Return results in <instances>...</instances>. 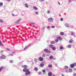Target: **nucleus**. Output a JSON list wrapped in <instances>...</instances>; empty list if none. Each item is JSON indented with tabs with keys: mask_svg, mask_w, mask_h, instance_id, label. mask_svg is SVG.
I'll list each match as a JSON object with an SVG mask.
<instances>
[{
	"mask_svg": "<svg viewBox=\"0 0 76 76\" xmlns=\"http://www.w3.org/2000/svg\"><path fill=\"white\" fill-rule=\"evenodd\" d=\"M27 66L26 65H24L23 68L24 69L23 70V72H26L25 75L26 76H28V75H29L31 73V72L29 71V70L27 69Z\"/></svg>",
	"mask_w": 76,
	"mask_h": 76,
	"instance_id": "obj_1",
	"label": "nucleus"
},
{
	"mask_svg": "<svg viewBox=\"0 0 76 76\" xmlns=\"http://www.w3.org/2000/svg\"><path fill=\"white\" fill-rule=\"evenodd\" d=\"M48 21L50 23H53L54 22V20L53 18H50L48 19Z\"/></svg>",
	"mask_w": 76,
	"mask_h": 76,
	"instance_id": "obj_2",
	"label": "nucleus"
},
{
	"mask_svg": "<svg viewBox=\"0 0 76 76\" xmlns=\"http://www.w3.org/2000/svg\"><path fill=\"white\" fill-rule=\"evenodd\" d=\"M43 51H44V52H46V53H50V51L48 50V49L45 48L44 49Z\"/></svg>",
	"mask_w": 76,
	"mask_h": 76,
	"instance_id": "obj_3",
	"label": "nucleus"
},
{
	"mask_svg": "<svg viewBox=\"0 0 76 76\" xmlns=\"http://www.w3.org/2000/svg\"><path fill=\"white\" fill-rule=\"evenodd\" d=\"M75 66H76V63L71 64L70 65V67H71V68H74Z\"/></svg>",
	"mask_w": 76,
	"mask_h": 76,
	"instance_id": "obj_4",
	"label": "nucleus"
},
{
	"mask_svg": "<svg viewBox=\"0 0 76 76\" xmlns=\"http://www.w3.org/2000/svg\"><path fill=\"white\" fill-rule=\"evenodd\" d=\"M0 57L1 59H4L5 58H6V57L5 55H3L1 56Z\"/></svg>",
	"mask_w": 76,
	"mask_h": 76,
	"instance_id": "obj_5",
	"label": "nucleus"
},
{
	"mask_svg": "<svg viewBox=\"0 0 76 76\" xmlns=\"http://www.w3.org/2000/svg\"><path fill=\"white\" fill-rule=\"evenodd\" d=\"M31 45L29 44L28 45V46H26L25 48L24 49V50H26V49L27 48H28V47H31Z\"/></svg>",
	"mask_w": 76,
	"mask_h": 76,
	"instance_id": "obj_6",
	"label": "nucleus"
},
{
	"mask_svg": "<svg viewBox=\"0 0 76 76\" xmlns=\"http://www.w3.org/2000/svg\"><path fill=\"white\" fill-rule=\"evenodd\" d=\"M39 60L40 61H43V58L42 57H40L39 58Z\"/></svg>",
	"mask_w": 76,
	"mask_h": 76,
	"instance_id": "obj_7",
	"label": "nucleus"
},
{
	"mask_svg": "<svg viewBox=\"0 0 76 76\" xmlns=\"http://www.w3.org/2000/svg\"><path fill=\"white\" fill-rule=\"evenodd\" d=\"M52 75H53L52 72H49L48 73V76H52Z\"/></svg>",
	"mask_w": 76,
	"mask_h": 76,
	"instance_id": "obj_8",
	"label": "nucleus"
},
{
	"mask_svg": "<svg viewBox=\"0 0 76 76\" xmlns=\"http://www.w3.org/2000/svg\"><path fill=\"white\" fill-rule=\"evenodd\" d=\"M33 9L34 10H38V8L35 6H34Z\"/></svg>",
	"mask_w": 76,
	"mask_h": 76,
	"instance_id": "obj_9",
	"label": "nucleus"
},
{
	"mask_svg": "<svg viewBox=\"0 0 76 76\" xmlns=\"http://www.w3.org/2000/svg\"><path fill=\"white\" fill-rule=\"evenodd\" d=\"M65 25L66 27H67V28H69V24L66 23L65 24Z\"/></svg>",
	"mask_w": 76,
	"mask_h": 76,
	"instance_id": "obj_10",
	"label": "nucleus"
},
{
	"mask_svg": "<svg viewBox=\"0 0 76 76\" xmlns=\"http://www.w3.org/2000/svg\"><path fill=\"white\" fill-rule=\"evenodd\" d=\"M52 49L53 50V51H55V50H56V48L54 47H52Z\"/></svg>",
	"mask_w": 76,
	"mask_h": 76,
	"instance_id": "obj_11",
	"label": "nucleus"
},
{
	"mask_svg": "<svg viewBox=\"0 0 76 76\" xmlns=\"http://www.w3.org/2000/svg\"><path fill=\"white\" fill-rule=\"evenodd\" d=\"M20 20H21V18L19 19L18 20H17L16 21V23H19V22H20Z\"/></svg>",
	"mask_w": 76,
	"mask_h": 76,
	"instance_id": "obj_12",
	"label": "nucleus"
},
{
	"mask_svg": "<svg viewBox=\"0 0 76 76\" xmlns=\"http://www.w3.org/2000/svg\"><path fill=\"white\" fill-rule=\"evenodd\" d=\"M40 67H44V64H41L40 65Z\"/></svg>",
	"mask_w": 76,
	"mask_h": 76,
	"instance_id": "obj_13",
	"label": "nucleus"
},
{
	"mask_svg": "<svg viewBox=\"0 0 76 76\" xmlns=\"http://www.w3.org/2000/svg\"><path fill=\"white\" fill-rule=\"evenodd\" d=\"M67 69H68V66H65L64 70H67Z\"/></svg>",
	"mask_w": 76,
	"mask_h": 76,
	"instance_id": "obj_14",
	"label": "nucleus"
},
{
	"mask_svg": "<svg viewBox=\"0 0 76 76\" xmlns=\"http://www.w3.org/2000/svg\"><path fill=\"white\" fill-rule=\"evenodd\" d=\"M57 39H58L59 40H62V39L61 37H57Z\"/></svg>",
	"mask_w": 76,
	"mask_h": 76,
	"instance_id": "obj_15",
	"label": "nucleus"
},
{
	"mask_svg": "<svg viewBox=\"0 0 76 76\" xmlns=\"http://www.w3.org/2000/svg\"><path fill=\"white\" fill-rule=\"evenodd\" d=\"M46 56L45 55V54L44 53L42 54V57H44V58H45V57Z\"/></svg>",
	"mask_w": 76,
	"mask_h": 76,
	"instance_id": "obj_16",
	"label": "nucleus"
},
{
	"mask_svg": "<svg viewBox=\"0 0 76 76\" xmlns=\"http://www.w3.org/2000/svg\"><path fill=\"white\" fill-rule=\"evenodd\" d=\"M25 5L26 7H27V8H28L29 7V6H28V4L26 3L25 4Z\"/></svg>",
	"mask_w": 76,
	"mask_h": 76,
	"instance_id": "obj_17",
	"label": "nucleus"
},
{
	"mask_svg": "<svg viewBox=\"0 0 76 76\" xmlns=\"http://www.w3.org/2000/svg\"><path fill=\"white\" fill-rule=\"evenodd\" d=\"M34 60V62H35V63H37V62H38V59L37 58H35Z\"/></svg>",
	"mask_w": 76,
	"mask_h": 76,
	"instance_id": "obj_18",
	"label": "nucleus"
},
{
	"mask_svg": "<svg viewBox=\"0 0 76 76\" xmlns=\"http://www.w3.org/2000/svg\"><path fill=\"white\" fill-rule=\"evenodd\" d=\"M67 47L68 48H70L72 47V45H68Z\"/></svg>",
	"mask_w": 76,
	"mask_h": 76,
	"instance_id": "obj_19",
	"label": "nucleus"
},
{
	"mask_svg": "<svg viewBox=\"0 0 76 76\" xmlns=\"http://www.w3.org/2000/svg\"><path fill=\"white\" fill-rule=\"evenodd\" d=\"M69 42L70 43H72V42H73V40H72V39H70L69 41Z\"/></svg>",
	"mask_w": 76,
	"mask_h": 76,
	"instance_id": "obj_20",
	"label": "nucleus"
},
{
	"mask_svg": "<svg viewBox=\"0 0 76 76\" xmlns=\"http://www.w3.org/2000/svg\"><path fill=\"white\" fill-rule=\"evenodd\" d=\"M4 67L2 66L0 68V72H1V71L3 69V68H4Z\"/></svg>",
	"mask_w": 76,
	"mask_h": 76,
	"instance_id": "obj_21",
	"label": "nucleus"
},
{
	"mask_svg": "<svg viewBox=\"0 0 76 76\" xmlns=\"http://www.w3.org/2000/svg\"><path fill=\"white\" fill-rule=\"evenodd\" d=\"M13 56V54L11 53L9 54V55L8 56Z\"/></svg>",
	"mask_w": 76,
	"mask_h": 76,
	"instance_id": "obj_22",
	"label": "nucleus"
},
{
	"mask_svg": "<svg viewBox=\"0 0 76 76\" xmlns=\"http://www.w3.org/2000/svg\"><path fill=\"white\" fill-rule=\"evenodd\" d=\"M59 48L60 50H62L63 49V46H61L60 47H59Z\"/></svg>",
	"mask_w": 76,
	"mask_h": 76,
	"instance_id": "obj_23",
	"label": "nucleus"
},
{
	"mask_svg": "<svg viewBox=\"0 0 76 76\" xmlns=\"http://www.w3.org/2000/svg\"><path fill=\"white\" fill-rule=\"evenodd\" d=\"M3 5V2L0 3V6H2Z\"/></svg>",
	"mask_w": 76,
	"mask_h": 76,
	"instance_id": "obj_24",
	"label": "nucleus"
},
{
	"mask_svg": "<svg viewBox=\"0 0 76 76\" xmlns=\"http://www.w3.org/2000/svg\"><path fill=\"white\" fill-rule=\"evenodd\" d=\"M54 43H55V42L54 41H52L51 42V44H54Z\"/></svg>",
	"mask_w": 76,
	"mask_h": 76,
	"instance_id": "obj_25",
	"label": "nucleus"
},
{
	"mask_svg": "<svg viewBox=\"0 0 76 76\" xmlns=\"http://www.w3.org/2000/svg\"><path fill=\"white\" fill-rule=\"evenodd\" d=\"M53 56H51L50 57V59L51 60L52 59H53Z\"/></svg>",
	"mask_w": 76,
	"mask_h": 76,
	"instance_id": "obj_26",
	"label": "nucleus"
},
{
	"mask_svg": "<svg viewBox=\"0 0 76 76\" xmlns=\"http://www.w3.org/2000/svg\"><path fill=\"white\" fill-rule=\"evenodd\" d=\"M69 72H72V69H69Z\"/></svg>",
	"mask_w": 76,
	"mask_h": 76,
	"instance_id": "obj_27",
	"label": "nucleus"
},
{
	"mask_svg": "<svg viewBox=\"0 0 76 76\" xmlns=\"http://www.w3.org/2000/svg\"><path fill=\"white\" fill-rule=\"evenodd\" d=\"M0 46H3V44H2V43H1V42L0 40Z\"/></svg>",
	"mask_w": 76,
	"mask_h": 76,
	"instance_id": "obj_28",
	"label": "nucleus"
},
{
	"mask_svg": "<svg viewBox=\"0 0 76 76\" xmlns=\"http://www.w3.org/2000/svg\"><path fill=\"white\" fill-rule=\"evenodd\" d=\"M60 35H64V33H63V32H61Z\"/></svg>",
	"mask_w": 76,
	"mask_h": 76,
	"instance_id": "obj_29",
	"label": "nucleus"
},
{
	"mask_svg": "<svg viewBox=\"0 0 76 76\" xmlns=\"http://www.w3.org/2000/svg\"><path fill=\"white\" fill-rule=\"evenodd\" d=\"M35 14H36L37 15H38L39 13L38 12H35Z\"/></svg>",
	"mask_w": 76,
	"mask_h": 76,
	"instance_id": "obj_30",
	"label": "nucleus"
},
{
	"mask_svg": "<svg viewBox=\"0 0 76 76\" xmlns=\"http://www.w3.org/2000/svg\"><path fill=\"white\" fill-rule=\"evenodd\" d=\"M53 45H49V47H50V48H52L53 47Z\"/></svg>",
	"mask_w": 76,
	"mask_h": 76,
	"instance_id": "obj_31",
	"label": "nucleus"
},
{
	"mask_svg": "<svg viewBox=\"0 0 76 76\" xmlns=\"http://www.w3.org/2000/svg\"><path fill=\"white\" fill-rule=\"evenodd\" d=\"M34 70L35 71H37L38 70V68L37 67H35L34 68Z\"/></svg>",
	"mask_w": 76,
	"mask_h": 76,
	"instance_id": "obj_32",
	"label": "nucleus"
},
{
	"mask_svg": "<svg viewBox=\"0 0 76 76\" xmlns=\"http://www.w3.org/2000/svg\"><path fill=\"white\" fill-rule=\"evenodd\" d=\"M55 42H58V39H56L55 40Z\"/></svg>",
	"mask_w": 76,
	"mask_h": 76,
	"instance_id": "obj_33",
	"label": "nucleus"
},
{
	"mask_svg": "<svg viewBox=\"0 0 76 76\" xmlns=\"http://www.w3.org/2000/svg\"><path fill=\"white\" fill-rule=\"evenodd\" d=\"M48 66L49 68H51V67H52V65H49Z\"/></svg>",
	"mask_w": 76,
	"mask_h": 76,
	"instance_id": "obj_34",
	"label": "nucleus"
},
{
	"mask_svg": "<svg viewBox=\"0 0 76 76\" xmlns=\"http://www.w3.org/2000/svg\"><path fill=\"white\" fill-rule=\"evenodd\" d=\"M65 71L66 73H69V71H68L67 69H65Z\"/></svg>",
	"mask_w": 76,
	"mask_h": 76,
	"instance_id": "obj_35",
	"label": "nucleus"
},
{
	"mask_svg": "<svg viewBox=\"0 0 76 76\" xmlns=\"http://www.w3.org/2000/svg\"><path fill=\"white\" fill-rule=\"evenodd\" d=\"M0 22H1V23H3V21L1 19H0Z\"/></svg>",
	"mask_w": 76,
	"mask_h": 76,
	"instance_id": "obj_36",
	"label": "nucleus"
},
{
	"mask_svg": "<svg viewBox=\"0 0 76 76\" xmlns=\"http://www.w3.org/2000/svg\"><path fill=\"white\" fill-rule=\"evenodd\" d=\"M74 35V33L73 32H72L71 33V35L73 36Z\"/></svg>",
	"mask_w": 76,
	"mask_h": 76,
	"instance_id": "obj_37",
	"label": "nucleus"
},
{
	"mask_svg": "<svg viewBox=\"0 0 76 76\" xmlns=\"http://www.w3.org/2000/svg\"><path fill=\"white\" fill-rule=\"evenodd\" d=\"M10 63H13V61L12 60H11L10 61Z\"/></svg>",
	"mask_w": 76,
	"mask_h": 76,
	"instance_id": "obj_38",
	"label": "nucleus"
},
{
	"mask_svg": "<svg viewBox=\"0 0 76 76\" xmlns=\"http://www.w3.org/2000/svg\"><path fill=\"white\" fill-rule=\"evenodd\" d=\"M38 74H39V75H41V72H38Z\"/></svg>",
	"mask_w": 76,
	"mask_h": 76,
	"instance_id": "obj_39",
	"label": "nucleus"
},
{
	"mask_svg": "<svg viewBox=\"0 0 76 76\" xmlns=\"http://www.w3.org/2000/svg\"><path fill=\"white\" fill-rule=\"evenodd\" d=\"M70 28H74V26H70Z\"/></svg>",
	"mask_w": 76,
	"mask_h": 76,
	"instance_id": "obj_40",
	"label": "nucleus"
},
{
	"mask_svg": "<svg viewBox=\"0 0 76 76\" xmlns=\"http://www.w3.org/2000/svg\"><path fill=\"white\" fill-rule=\"evenodd\" d=\"M50 26H48L47 27V29H50Z\"/></svg>",
	"mask_w": 76,
	"mask_h": 76,
	"instance_id": "obj_41",
	"label": "nucleus"
},
{
	"mask_svg": "<svg viewBox=\"0 0 76 76\" xmlns=\"http://www.w3.org/2000/svg\"><path fill=\"white\" fill-rule=\"evenodd\" d=\"M30 25H35V23H30Z\"/></svg>",
	"mask_w": 76,
	"mask_h": 76,
	"instance_id": "obj_42",
	"label": "nucleus"
},
{
	"mask_svg": "<svg viewBox=\"0 0 76 76\" xmlns=\"http://www.w3.org/2000/svg\"><path fill=\"white\" fill-rule=\"evenodd\" d=\"M60 20H61V21H63V18H61L60 19Z\"/></svg>",
	"mask_w": 76,
	"mask_h": 76,
	"instance_id": "obj_43",
	"label": "nucleus"
},
{
	"mask_svg": "<svg viewBox=\"0 0 76 76\" xmlns=\"http://www.w3.org/2000/svg\"><path fill=\"white\" fill-rule=\"evenodd\" d=\"M42 72H43L44 73H45V69H43L42 70Z\"/></svg>",
	"mask_w": 76,
	"mask_h": 76,
	"instance_id": "obj_44",
	"label": "nucleus"
},
{
	"mask_svg": "<svg viewBox=\"0 0 76 76\" xmlns=\"http://www.w3.org/2000/svg\"><path fill=\"white\" fill-rule=\"evenodd\" d=\"M68 1L69 3H71V1H72V0H68Z\"/></svg>",
	"mask_w": 76,
	"mask_h": 76,
	"instance_id": "obj_45",
	"label": "nucleus"
},
{
	"mask_svg": "<svg viewBox=\"0 0 76 76\" xmlns=\"http://www.w3.org/2000/svg\"><path fill=\"white\" fill-rule=\"evenodd\" d=\"M73 76H76V74L75 73L73 75Z\"/></svg>",
	"mask_w": 76,
	"mask_h": 76,
	"instance_id": "obj_46",
	"label": "nucleus"
},
{
	"mask_svg": "<svg viewBox=\"0 0 76 76\" xmlns=\"http://www.w3.org/2000/svg\"><path fill=\"white\" fill-rule=\"evenodd\" d=\"M50 13V11H48L47 13H48H48Z\"/></svg>",
	"mask_w": 76,
	"mask_h": 76,
	"instance_id": "obj_47",
	"label": "nucleus"
},
{
	"mask_svg": "<svg viewBox=\"0 0 76 76\" xmlns=\"http://www.w3.org/2000/svg\"><path fill=\"white\" fill-rule=\"evenodd\" d=\"M51 28H55V26H52Z\"/></svg>",
	"mask_w": 76,
	"mask_h": 76,
	"instance_id": "obj_48",
	"label": "nucleus"
},
{
	"mask_svg": "<svg viewBox=\"0 0 76 76\" xmlns=\"http://www.w3.org/2000/svg\"><path fill=\"white\" fill-rule=\"evenodd\" d=\"M39 1H44V0H39Z\"/></svg>",
	"mask_w": 76,
	"mask_h": 76,
	"instance_id": "obj_49",
	"label": "nucleus"
},
{
	"mask_svg": "<svg viewBox=\"0 0 76 76\" xmlns=\"http://www.w3.org/2000/svg\"><path fill=\"white\" fill-rule=\"evenodd\" d=\"M7 50L8 51H10V49L8 48H7Z\"/></svg>",
	"mask_w": 76,
	"mask_h": 76,
	"instance_id": "obj_50",
	"label": "nucleus"
},
{
	"mask_svg": "<svg viewBox=\"0 0 76 76\" xmlns=\"http://www.w3.org/2000/svg\"><path fill=\"white\" fill-rule=\"evenodd\" d=\"M53 60H56V58H53Z\"/></svg>",
	"mask_w": 76,
	"mask_h": 76,
	"instance_id": "obj_51",
	"label": "nucleus"
},
{
	"mask_svg": "<svg viewBox=\"0 0 76 76\" xmlns=\"http://www.w3.org/2000/svg\"><path fill=\"white\" fill-rule=\"evenodd\" d=\"M1 53H3V50H2L1 51Z\"/></svg>",
	"mask_w": 76,
	"mask_h": 76,
	"instance_id": "obj_52",
	"label": "nucleus"
},
{
	"mask_svg": "<svg viewBox=\"0 0 76 76\" xmlns=\"http://www.w3.org/2000/svg\"><path fill=\"white\" fill-rule=\"evenodd\" d=\"M11 0H7V1H10Z\"/></svg>",
	"mask_w": 76,
	"mask_h": 76,
	"instance_id": "obj_53",
	"label": "nucleus"
},
{
	"mask_svg": "<svg viewBox=\"0 0 76 76\" xmlns=\"http://www.w3.org/2000/svg\"><path fill=\"white\" fill-rule=\"evenodd\" d=\"M45 28V27H43L42 28V29H44Z\"/></svg>",
	"mask_w": 76,
	"mask_h": 76,
	"instance_id": "obj_54",
	"label": "nucleus"
},
{
	"mask_svg": "<svg viewBox=\"0 0 76 76\" xmlns=\"http://www.w3.org/2000/svg\"><path fill=\"white\" fill-rule=\"evenodd\" d=\"M58 4H59V5H60V2H58Z\"/></svg>",
	"mask_w": 76,
	"mask_h": 76,
	"instance_id": "obj_55",
	"label": "nucleus"
},
{
	"mask_svg": "<svg viewBox=\"0 0 76 76\" xmlns=\"http://www.w3.org/2000/svg\"><path fill=\"white\" fill-rule=\"evenodd\" d=\"M12 53L13 54H14V53H15V52H12Z\"/></svg>",
	"mask_w": 76,
	"mask_h": 76,
	"instance_id": "obj_56",
	"label": "nucleus"
},
{
	"mask_svg": "<svg viewBox=\"0 0 76 76\" xmlns=\"http://www.w3.org/2000/svg\"><path fill=\"white\" fill-rule=\"evenodd\" d=\"M73 36H74V37H76V35H75V34H74Z\"/></svg>",
	"mask_w": 76,
	"mask_h": 76,
	"instance_id": "obj_57",
	"label": "nucleus"
},
{
	"mask_svg": "<svg viewBox=\"0 0 76 76\" xmlns=\"http://www.w3.org/2000/svg\"><path fill=\"white\" fill-rule=\"evenodd\" d=\"M61 75H62V76H64V75L63 74H61Z\"/></svg>",
	"mask_w": 76,
	"mask_h": 76,
	"instance_id": "obj_58",
	"label": "nucleus"
},
{
	"mask_svg": "<svg viewBox=\"0 0 76 76\" xmlns=\"http://www.w3.org/2000/svg\"><path fill=\"white\" fill-rule=\"evenodd\" d=\"M12 15L13 16H15V15H14V14H13Z\"/></svg>",
	"mask_w": 76,
	"mask_h": 76,
	"instance_id": "obj_59",
	"label": "nucleus"
},
{
	"mask_svg": "<svg viewBox=\"0 0 76 76\" xmlns=\"http://www.w3.org/2000/svg\"><path fill=\"white\" fill-rule=\"evenodd\" d=\"M52 76H56V75H53Z\"/></svg>",
	"mask_w": 76,
	"mask_h": 76,
	"instance_id": "obj_60",
	"label": "nucleus"
}]
</instances>
